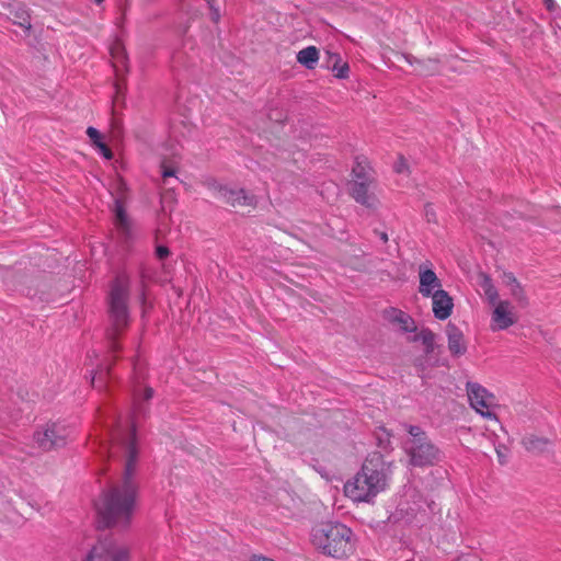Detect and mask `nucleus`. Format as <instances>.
I'll return each mask as SVG.
<instances>
[{
	"mask_svg": "<svg viewBox=\"0 0 561 561\" xmlns=\"http://www.w3.org/2000/svg\"><path fill=\"white\" fill-rule=\"evenodd\" d=\"M515 322L516 318L508 301L502 300L495 304L490 324V328L493 332L506 330Z\"/></svg>",
	"mask_w": 561,
	"mask_h": 561,
	"instance_id": "11",
	"label": "nucleus"
},
{
	"mask_svg": "<svg viewBox=\"0 0 561 561\" xmlns=\"http://www.w3.org/2000/svg\"><path fill=\"white\" fill-rule=\"evenodd\" d=\"M545 3L548 8V10H552L553 5H554V1L553 0H545Z\"/></svg>",
	"mask_w": 561,
	"mask_h": 561,
	"instance_id": "37",
	"label": "nucleus"
},
{
	"mask_svg": "<svg viewBox=\"0 0 561 561\" xmlns=\"http://www.w3.org/2000/svg\"><path fill=\"white\" fill-rule=\"evenodd\" d=\"M19 24L22 27L30 28L31 27L30 16L27 14H25L24 16H21V21L19 22Z\"/></svg>",
	"mask_w": 561,
	"mask_h": 561,
	"instance_id": "33",
	"label": "nucleus"
},
{
	"mask_svg": "<svg viewBox=\"0 0 561 561\" xmlns=\"http://www.w3.org/2000/svg\"><path fill=\"white\" fill-rule=\"evenodd\" d=\"M138 369H139V364H138V363H135V364H134V370H135V374H138Z\"/></svg>",
	"mask_w": 561,
	"mask_h": 561,
	"instance_id": "39",
	"label": "nucleus"
},
{
	"mask_svg": "<svg viewBox=\"0 0 561 561\" xmlns=\"http://www.w3.org/2000/svg\"><path fill=\"white\" fill-rule=\"evenodd\" d=\"M70 435V430L61 422H49L38 427L33 434L37 448L48 451L64 446Z\"/></svg>",
	"mask_w": 561,
	"mask_h": 561,
	"instance_id": "7",
	"label": "nucleus"
},
{
	"mask_svg": "<svg viewBox=\"0 0 561 561\" xmlns=\"http://www.w3.org/2000/svg\"><path fill=\"white\" fill-rule=\"evenodd\" d=\"M130 548L113 537L99 539L82 561H129Z\"/></svg>",
	"mask_w": 561,
	"mask_h": 561,
	"instance_id": "6",
	"label": "nucleus"
},
{
	"mask_svg": "<svg viewBox=\"0 0 561 561\" xmlns=\"http://www.w3.org/2000/svg\"><path fill=\"white\" fill-rule=\"evenodd\" d=\"M214 2H215V0H207V3H208L209 9H210L211 20L215 23H217L219 21V19H220V13H219V10L214 7Z\"/></svg>",
	"mask_w": 561,
	"mask_h": 561,
	"instance_id": "27",
	"label": "nucleus"
},
{
	"mask_svg": "<svg viewBox=\"0 0 561 561\" xmlns=\"http://www.w3.org/2000/svg\"><path fill=\"white\" fill-rule=\"evenodd\" d=\"M130 289V277L127 272L122 271L117 273L110 286L108 291V313L112 322L111 347L113 352H117L119 346L116 341V335L123 331L129 322V311L127 301Z\"/></svg>",
	"mask_w": 561,
	"mask_h": 561,
	"instance_id": "4",
	"label": "nucleus"
},
{
	"mask_svg": "<svg viewBox=\"0 0 561 561\" xmlns=\"http://www.w3.org/2000/svg\"><path fill=\"white\" fill-rule=\"evenodd\" d=\"M425 218L428 222H436V213L430 204L425 206Z\"/></svg>",
	"mask_w": 561,
	"mask_h": 561,
	"instance_id": "28",
	"label": "nucleus"
},
{
	"mask_svg": "<svg viewBox=\"0 0 561 561\" xmlns=\"http://www.w3.org/2000/svg\"><path fill=\"white\" fill-rule=\"evenodd\" d=\"M104 0H95L98 4L102 3Z\"/></svg>",
	"mask_w": 561,
	"mask_h": 561,
	"instance_id": "40",
	"label": "nucleus"
},
{
	"mask_svg": "<svg viewBox=\"0 0 561 561\" xmlns=\"http://www.w3.org/2000/svg\"><path fill=\"white\" fill-rule=\"evenodd\" d=\"M466 390L471 408L482 417L497 422L494 408L496 399L493 393L478 382L468 381Z\"/></svg>",
	"mask_w": 561,
	"mask_h": 561,
	"instance_id": "8",
	"label": "nucleus"
},
{
	"mask_svg": "<svg viewBox=\"0 0 561 561\" xmlns=\"http://www.w3.org/2000/svg\"><path fill=\"white\" fill-rule=\"evenodd\" d=\"M162 176L165 180L167 178L175 176V171L173 169H168L164 165H162Z\"/></svg>",
	"mask_w": 561,
	"mask_h": 561,
	"instance_id": "34",
	"label": "nucleus"
},
{
	"mask_svg": "<svg viewBox=\"0 0 561 561\" xmlns=\"http://www.w3.org/2000/svg\"><path fill=\"white\" fill-rule=\"evenodd\" d=\"M87 135L90 138V140L93 142L94 146H96L98 142L103 141L100 131L92 126L88 127Z\"/></svg>",
	"mask_w": 561,
	"mask_h": 561,
	"instance_id": "25",
	"label": "nucleus"
},
{
	"mask_svg": "<svg viewBox=\"0 0 561 561\" xmlns=\"http://www.w3.org/2000/svg\"><path fill=\"white\" fill-rule=\"evenodd\" d=\"M319 59L318 49L314 46H308L297 54V60L299 64L308 69H313Z\"/></svg>",
	"mask_w": 561,
	"mask_h": 561,
	"instance_id": "17",
	"label": "nucleus"
},
{
	"mask_svg": "<svg viewBox=\"0 0 561 561\" xmlns=\"http://www.w3.org/2000/svg\"><path fill=\"white\" fill-rule=\"evenodd\" d=\"M442 280L433 270L432 263H422L419 266V293L424 298H430L436 291H442Z\"/></svg>",
	"mask_w": 561,
	"mask_h": 561,
	"instance_id": "10",
	"label": "nucleus"
},
{
	"mask_svg": "<svg viewBox=\"0 0 561 561\" xmlns=\"http://www.w3.org/2000/svg\"><path fill=\"white\" fill-rule=\"evenodd\" d=\"M108 370L104 371L103 369H100L95 375L92 376L91 382L92 386L95 388H103L105 387V380L104 376L108 375Z\"/></svg>",
	"mask_w": 561,
	"mask_h": 561,
	"instance_id": "23",
	"label": "nucleus"
},
{
	"mask_svg": "<svg viewBox=\"0 0 561 561\" xmlns=\"http://www.w3.org/2000/svg\"><path fill=\"white\" fill-rule=\"evenodd\" d=\"M311 542L321 553L335 559L346 558L355 549L353 530L339 522L316 526L311 531Z\"/></svg>",
	"mask_w": 561,
	"mask_h": 561,
	"instance_id": "3",
	"label": "nucleus"
},
{
	"mask_svg": "<svg viewBox=\"0 0 561 561\" xmlns=\"http://www.w3.org/2000/svg\"><path fill=\"white\" fill-rule=\"evenodd\" d=\"M152 396L153 390L149 387L144 390L142 396L134 390L130 426L124 427L116 417L106 423V439L102 442L101 453L108 458L122 453L125 458V470L122 483L104 491L95 503L99 523L103 527L126 526L135 512L138 494L135 481L138 459L135 420L145 413L142 401L150 400Z\"/></svg>",
	"mask_w": 561,
	"mask_h": 561,
	"instance_id": "1",
	"label": "nucleus"
},
{
	"mask_svg": "<svg viewBox=\"0 0 561 561\" xmlns=\"http://www.w3.org/2000/svg\"><path fill=\"white\" fill-rule=\"evenodd\" d=\"M341 59L340 57L337 56V61L333 65V72H334V76L339 79H346L348 77V72H350V67L346 62H340Z\"/></svg>",
	"mask_w": 561,
	"mask_h": 561,
	"instance_id": "22",
	"label": "nucleus"
},
{
	"mask_svg": "<svg viewBox=\"0 0 561 561\" xmlns=\"http://www.w3.org/2000/svg\"><path fill=\"white\" fill-rule=\"evenodd\" d=\"M405 169H407L405 161H404V159L401 157V158L399 159V161L396 163V165H394V170H396V172H398V173H402Z\"/></svg>",
	"mask_w": 561,
	"mask_h": 561,
	"instance_id": "32",
	"label": "nucleus"
},
{
	"mask_svg": "<svg viewBox=\"0 0 561 561\" xmlns=\"http://www.w3.org/2000/svg\"><path fill=\"white\" fill-rule=\"evenodd\" d=\"M99 153L106 160H111L113 158L112 150L106 146L104 141L98 142L96 146H94Z\"/></svg>",
	"mask_w": 561,
	"mask_h": 561,
	"instance_id": "24",
	"label": "nucleus"
},
{
	"mask_svg": "<svg viewBox=\"0 0 561 561\" xmlns=\"http://www.w3.org/2000/svg\"><path fill=\"white\" fill-rule=\"evenodd\" d=\"M169 254H170V251H169L168 247H165V245H158L156 248V255H157L158 259L163 260Z\"/></svg>",
	"mask_w": 561,
	"mask_h": 561,
	"instance_id": "29",
	"label": "nucleus"
},
{
	"mask_svg": "<svg viewBox=\"0 0 561 561\" xmlns=\"http://www.w3.org/2000/svg\"><path fill=\"white\" fill-rule=\"evenodd\" d=\"M115 215L118 221V225L122 229L128 228V218L127 214L124 209L123 204L119 201H115Z\"/></svg>",
	"mask_w": 561,
	"mask_h": 561,
	"instance_id": "21",
	"label": "nucleus"
},
{
	"mask_svg": "<svg viewBox=\"0 0 561 561\" xmlns=\"http://www.w3.org/2000/svg\"><path fill=\"white\" fill-rule=\"evenodd\" d=\"M412 342H421L425 346L426 353H432L435 346V334L432 330L424 328L417 334L409 339Z\"/></svg>",
	"mask_w": 561,
	"mask_h": 561,
	"instance_id": "18",
	"label": "nucleus"
},
{
	"mask_svg": "<svg viewBox=\"0 0 561 561\" xmlns=\"http://www.w3.org/2000/svg\"><path fill=\"white\" fill-rule=\"evenodd\" d=\"M522 443L530 453H542L551 445V442L548 438L539 437L535 434L525 435Z\"/></svg>",
	"mask_w": 561,
	"mask_h": 561,
	"instance_id": "15",
	"label": "nucleus"
},
{
	"mask_svg": "<svg viewBox=\"0 0 561 561\" xmlns=\"http://www.w3.org/2000/svg\"><path fill=\"white\" fill-rule=\"evenodd\" d=\"M385 318L392 324L397 325L399 330L403 333H414L416 332V323L414 319L407 312L397 309L390 308L385 311Z\"/></svg>",
	"mask_w": 561,
	"mask_h": 561,
	"instance_id": "13",
	"label": "nucleus"
},
{
	"mask_svg": "<svg viewBox=\"0 0 561 561\" xmlns=\"http://www.w3.org/2000/svg\"><path fill=\"white\" fill-rule=\"evenodd\" d=\"M430 298H432V310L436 319L443 321L451 316L454 299L446 290L436 291V294Z\"/></svg>",
	"mask_w": 561,
	"mask_h": 561,
	"instance_id": "12",
	"label": "nucleus"
},
{
	"mask_svg": "<svg viewBox=\"0 0 561 561\" xmlns=\"http://www.w3.org/2000/svg\"><path fill=\"white\" fill-rule=\"evenodd\" d=\"M481 287H482L484 295L488 298L490 304L495 305L499 302L497 301V299H499L497 289L495 288L492 279L489 276L483 275L482 282H481Z\"/></svg>",
	"mask_w": 561,
	"mask_h": 561,
	"instance_id": "19",
	"label": "nucleus"
},
{
	"mask_svg": "<svg viewBox=\"0 0 561 561\" xmlns=\"http://www.w3.org/2000/svg\"><path fill=\"white\" fill-rule=\"evenodd\" d=\"M410 438L404 442V450L414 467L432 466L439 460V450L427 440L425 432L416 425H409Z\"/></svg>",
	"mask_w": 561,
	"mask_h": 561,
	"instance_id": "5",
	"label": "nucleus"
},
{
	"mask_svg": "<svg viewBox=\"0 0 561 561\" xmlns=\"http://www.w3.org/2000/svg\"><path fill=\"white\" fill-rule=\"evenodd\" d=\"M146 277H147V275H146L145 270H141V271H140V278H141V287H142V288H141V293H140V300H141V302H142V304H144V302H145V300H146V293H145V282H146Z\"/></svg>",
	"mask_w": 561,
	"mask_h": 561,
	"instance_id": "30",
	"label": "nucleus"
},
{
	"mask_svg": "<svg viewBox=\"0 0 561 561\" xmlns=\"http://www.w3.org/2000/svg\"><path fill=\"white\" fill-rule=\"evenodd\" d=\"M251 561H274L272 559H268V558H265V557H260V556H254Z\"/></svg>",
	"mask_w": 561,
	"mask_h": 561,
	"instance_id": "36",
	"label": "nucleus"
},
{
	"mask_svg": "<svg viewBox=\"0 0 561 561\" xmlns=\"http://www.w3.org/2000/svg\"><path fill=\"white\" fill-rule=\"evenodd\" d=\"M228 194L227 199L232 205H251L253 203V196H248L244 190L230 191Z\"/></svg>",
	"mask_w": 561,
	"mask_h": 561,
	"instance_id": "20",
	"label": "nucleus"
},
{
	"mask_svg": "<svg viewBox=\"0 0 561 561\" xmlns=\"http://www.w3.org/2000/svg\"><path fill=\"white\" fill-rule=\"evenodd\" d=\"M503 282L510 288L511 295L514 299L522 304L526 302L524 289L513 273H504Z\"/></svg>",
	"mask_w": 561,
	"mask_h": 561,
	"instance_id": "16",
	"label": "nucleus"
},
{
	"mask_svg": "<svg viewBox=\"0 0 561 561\" xmlns=\"http://www.w3.org/2000/svg\"><path fill=\"white\" fill-rule=\"evenodd\" d=\"M353 174L354 180L351 186L352 196L357 203L368 208L375 207L376 198L374 195L369 194L368 185L370 180L365 167L356 162V165L353 168Z\"/></svg>",
	"mask_w": 561,
	"mask_h": 561,
	"instance_id": "9",
	"label": "nucleus"
},
{
	"mask_svg": "<svg viewBox=\"0 0 561 561\" xmlns=\"http://www.w3.org/2000/svg\"><path fill=\"white\" fill-rule=\"evenodd\" d=\"M393 463L379 453L366 457L360 470L344 484V494L353 502L370 503L391 484Z\"/></svg>",
	"mask_w": 561,
	"mask_h": 561,
	"instance_id": "2",
	"label": "nucleus"
},
{
	"mask_svg": "<svg viewBox=\"0 0 561 561\" xmlns=\"http://www.w3.org/2000/svg\"><path fill=\"white\" fill-rule=\"evenodd\" d=\"M171 199L173 201V195L172 194H169V193H165V194H162L161 195V204H162V208L165 209V203L168 202V199Z\"/></svg>",
	"mask_w": 561,
	"mask_h": 561,
	"instance_id": "35",
	"label": "nucleus"
},
{
	"mask_svg": "<svg viewBox=\"0 0 561 561\" xmlns=\"http://www.w3.org/2000/svg\"><path fill=\"white\" fill-rule=\"evenodd\" d=\"M379 238L383 241V242H387L388 241V236L386 232H380L379 233Z\"/></svg>",
	"mask_w": 561,
	"mask_h": 561,
	"instance_id": "38",
	"label": "nucleus"
},
{
	"mask_svg": "<svg viewBox=\"0 0 561 561\" xmlns=\"http://www.w3.org/2000/svg\"><path fill=\"white\" fill-rule=\"evenodd\" d=\"M438 70V62L436 60H428V65L426 69H419L420 75L428 76L433 75Z\"/></svg>",
	"mask_w": 561,
	"mask_h": 561,
	"instance_id": "26",
	"label": "nucleus"
},
{
	"mask_svg": "<svg viewBox=\"0 0 561 561\" xmlns=\"http://www.w3.org/2000/svg\"><path fill=\"white\" fill-rule=\"evenodd\" d=\"M448 350L454 357H460L467 352V345L462 331L454 323L446 325Z\"/></svg>",
	"mask_w": 561,
	"mask_h": 561,
	"instance_id": "14",
	"label": "nucleus"
},
{
	"mask_svg": "<svg viewBox=\"0 0 561 561\" xmlns=\"http://www.w3.org/2000/svg\"><path fill=\"white\" fill-rule=\"evenodd\" d=\"M496 454H497V458H499V462L501 465H504L506 462V458H507V450L504 449H500V448H496Z\"/></svg>",
	"mask_w": 561,
	"mask_h": 561,
	"instance_id": "31",
	"label": "nucleus"
}]
</instances>
